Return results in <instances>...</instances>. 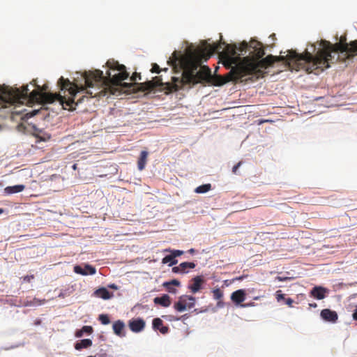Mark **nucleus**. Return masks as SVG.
<instances>
[{"label":"nucleus","mask_w":357,"mask_h":357,"mask_svg":"<svg viewBox=\"0 0 357 357\" xmlns=\"http://www.w3.org/2000/svg\"><path fill=\"white\" fill-rule=\"evenodd\" d=\"M239 46L230 45L225 42L208 44L204 42L203 46L195 49L190 46L185 53L174 51L167 61L176 73L182 71L181 79H174L176 84L172 86L173 90L181 89L185 85L194 86L198 83L213 84L215 77H212L211 69L206 66H201L202 62L206 61L214 53L219 54L223 65L231 69L238 64L242 59L235 56L239 52ZM218 75H217L218 77Z\"/></svg>","instance_id":"1"},{"label":"nucleus","mask_w":357,"mask_h":357,"mask_svg":"<svg viewBox=\"0 0 357 357\" xmlns=\"http://www.w3.org/2000/svg\"><path fill=\"white\" fill-rule=\"evenodd\" d=\"M84 84H79L61 77L58 85L63 95L46 93L48 86L44 84L41 87L37 84L36 79H33L31 84L37 89L30 93L28 85L23 86L22 89L0 87V108L7 107L8 105L25 102L52 103L57 100L64 109L74 110L85 98H90L87 91H91V87L86 86L84 80Z\"/></svg>","instance_id":"2"},{"label":"nucleus","mask_w":357,"mask_h":357,"mask_svg":"<svg viewBox=\"0 0 357 357\" xmlns=\"http://www.w3.org/2000/svg\"><path fill=\"white\" fill-rule=\"evenodd\" d=\"M109 70L106 72V75H103V73L100 70L94 71L85 72L83 75L86 86L91 87L93 91H87L90 98L97 96L104 95L105 90L109 89L112 93L114 94V88L116 86H123L132 88L136 91H151L158 86H160L165 93L168 94L179 89L173 90L172 86L176 84L174 79H181V77H172L171 81L163 82L161 76L155 77L153 80L147 81L142 83H136L137 79H142L141 75L134 73L130 77V80L134 83H122V81L126 79L129 73L126 71V68L123 64H119L114 59H109L106 63Z\"/></svg>","instance_id":"3"},{"label":"nucleus","mask_w":357,"mask_h":357,"mask_svg":"<svg viewBox=\"0 0 357 357\" xmlns=\"http://www.w3.org/2000/svg\"><path fill=\"white\" fill-rule=\"evenodd\" d=\"M238 50L240 54L242 55L250 51V56L243 57L238 64L233 67L225 76L216 77L213 82L214 86H222L231 81H237L247 75H253L256 79H259L264 76L265 69L279 59H286L289 65H292L297 70L302 69L310 73L306 68L300 65L294 58L289 56L291 52L298 54L296 50H288L285 56H282L280 58L268 55L264 59H261L265 54V51L262 44L255 40H250L249 43L246 41L241 43Z\"/></svg>","instance_id":"4"},{"label":"nucleus","mask_w":357,"mask_h":357,"mask_svg":"<svg viewBox=\"0 0 357 357\" xmlns=\"http://www.w3.org/2000/svg\"><path fill=\"white\" fill-rule=\"evenodd\" d=\"M319 46L320 48L314 55L306 50L303 54L291 52L289 56L294 58L309 73L317 75L328 68L331 63H335L337 61L344 62L357 55V40L349 43L341 40L335 45L321 40Z\"/></svg>","instance_id":"5"},{"label":"nucleus","mask_w":357,"mask_h":357,"mask_svg":"<svg viewBox=\"0 0 357 357\" xmlns=\"http://www.w3.org/2000/svg\"><path fill=\"white\" fill-rule=\"evenodd\" d=\"M195 304V297L188 295H182L178 298V301L174 304V308L177 312H183L188 308H192Z\"/></svg>","instance_id":"6"},{"label":"nucleus","mask_w":357,"mask_h":357,"mask_svg":"<svg viewBox=\"0 0 357 357\" xmlns=\"http://www.w3.org/2000/svg\"><path fill=\"white\" fill-rule=\"evenodd\" d=\"M204 282L205 281L202 275L196 276L190 280L188 288L192 294H195L202 289Z\"/></svg>","instance_id":"7"},{"label":"nucleus","mask_w":357,"mask_h":357,"mask_svg":"<svg viewBox=\"0 0 357 357\" xmlns=\"http://www.w3.org/2000/svg\"><path fill=\"white\" fill-rule=\"evenodd\" d=\"M146 323L142 318L130 319L128 322V327L134 333H139L145 328Z\"/></svg>","instance_id":"8"},{"label":"nucleus","mask_w":357,"mask_h":357,"mask_svg":"<svg viewBox=\"0 0 357 357\" xmlns=\"http://www.w3.org/2000/svg\"><path fill=\"white\" fill-rule=\"evenodd\" d=\"M320 315L324 320L333 323H335L338 319L337 312L330 309L322 310Z\"/></svg>","instance_id":"9"},{"label":"nucleus","mask_w":357,"mask_h":357,"mask_svg":"<svg viewBox=\"0 0 357 357\" xmlns=\"http://www.w3.org/2000/svg\"><path fill=\"white\" fill-rule=\"evenodd\" d=\"M74 271L77 273L82 275H94L96 273V269L95 267L86 264L85 265L84 268H82L80 266H75L74 267Z\"/></svg>","instance_id":"10"},{"label":"nucleus","mask_w":357,"mask_h":357,"mask_svg":"<svg viewBox=\"0 0 357 357\" xmlns=\"http://www.w3.org/2000/svg\"><path fill=\"white\" fill-rule=\"evenodd\" d=\"M194 262H182L178 266L172 268V272L174 273H188L187 269H192L195 267Z\"/></svg>","instance_id":"11"},{"label":"nucleus","mask_w":357,"mask_h":357,"mask_svg":"<svg viewBox=\"0 0 357 357\" xmlns=\"http://www.w3.org/2000/svg\"><path fill=\"white\" fill-rule=\"evenodd\" d=\"M246 293L244 289H238L234 291L231 295V300L236 305L240 304L245 300Z\"/></svg>","instance_id":"12"},{"label":"nucleus","mask_w":357,"mask_h":357,"mask_svg":"<svg viewBox=\"0 0 357 357\" xmlns=\"http://www.w3.org/2000/svg\"><path fill=\"white\" fill-rule=\"evenodd\" d=\"M153 328L159 331L162 334L165 335L169 332V327L163 325V321L160 318H155L153 320Z\"/></svg>","instance_id":"13"},{"label":"nucleus","mask_w":357,"mask_h":357,"mask_svg":"<svg viewBox=\"0 0 357 357\" xmlns=\"http://www.w3.org/2000/svg\"><path fill=\"white\" fill-rule=\"evenodd\" d=\"M327 289L322 287H314L310 291V294L314 298L321 300L325 298Z\"/></svg>","instance_id":"14"},{"label":"nucleus","mask_w":357,"mask_h":357,"mask_svg":"<svg viewBox=\"0 0 357 357\" xmlns=\"http://www.w3.org/2000/svg\"><path fill=\"white\" fill-rule=\"evenodd\" d=\"M153 303L155 305H160L164 307H167L171 305V299L169 295L163 294L160 297H155L153 299Z\"/></svg>","instance_id":"15"},{"label":"nucleus","mask_w":357,"mask_h":357,"mask_svg":"<svg viewBox=\"0 0 357 357\" xmlns=\"http://www.w3.org/2000/svg\"><path fill=\"white\" fill-rule=\"evenodd\" d=\"M162 285L168 292L176 294L177 290L174 287H179L181 282L178 280L174 279L171 281L164 282Z\"/></svg>","instance_id":"16"},{"label":"nucleus","mask_w":357,"mask_h":357,"mask_svg":"<svg viewBox=\"0 0 357 357\" xmlns=\"http://www.w3.org/2000/svg\"><path fill=\"white\" fill-rule=\"evenodd\" d=\"M113 331L114 333L119 336V337H124L125 333H123V330L125 328V324L121 320H117L114 322L113 326Z\"/></svg>","instance_id":"17"},{"label":"nucleus","mask_w":357,"mask_h":357,"mask_svg":"<svg viewBox=\"0 0 357 357\" xmlns=\"http://www.w3.org/2000/svg\"><path fill=\"white\" fill-rule=\"evenodd\" d=\"M94 295L97 297L105 300L109 299L112 297V293L109 292L106 288L101 287L94 291Z\"/></svg>","instance_id":"18"},{"label":"nucleus","mask_w":357,"mask_h":357,"mask_svg":"<svg viewBox=\"0 0 357 357\" xmlns=\"http://www.w3.org/2000/svg\"><path fill=\"white\" fill-rule=\"evenodd\" d=\"M148 157V152L142 151L140 153L139 158L137 162V167L139 170L142 171L144 169Z\"/></svg>","instance_id":"19"},{"label":"nucleus","mask_w":357,"mask_h":357,"mask_svg":"<svg viewBox=\"0 0 357 357\" xmlns=\"http://www.w3.org/2000/svg\"><path fill=\"white\" fill-rule=\"evenodd\" d=\"M25 188L24 185H16L13 186H8L5 188V192L8 194H14L23 191Z\"/></svg>","instance_id":"20"},{"label":"nucleus","mask_w":357,"mask_h":357,"mask_svg":"<svg viewBox=\"0 0 357 357\" xmlns=\"http://www.w3.org/2000/svg\"><path fill=\"white\" fill-rule=\"evenodd\" d=\"M92 345V341L90 339H84L80 342H77L75 345V348L77 350H81L82 349H86Z\"/></svg>","instance_id":"21"},{"label":"nucleus","mask_w":357,"mask_h":357,"mask_svg":"<svg viewBox=\"0 0 357 357\" xmlns=\"http://www.w3.org/2000/svg\"><path fill=\"white\" fill-rule=\"evenodd\" d=\"M162 264H167V263H169V266H173V265H175L178 263V260L175 259L174 257H173V255L171 254V255H167L165 256L162 260Z\"/></svg>","instance_id":"22"},{"label":"nucleus","mask_w":357,"mask_h":357,"mask_svg":"<svg viewBox=\"0 0 357 357\" xmlns=\"http://www.w3.org/2000/svg\"><path fill=\"white\" fill-rule=\"evenodd\" d=\"M211 189V185L210 183L208 184H204L202 185H199L195 189V192L197 193H205L208 191H209Z\"/></svg>","instance_id":"23"},{"label":"nucleus","mask_w":357,"mask_h":357,"mask_svg":"<svg viewBox=\"0 0 357 357\" xmlns=\"http://www.w3.org/2000/svg\"><path fill=\"white\" fill-rule=\"evenodd\" d=\"M212 292H213V298L215 300L219 301V300H221L222 298L223 297V291L222 290H220L219 288L213 289Z\"/></svg>","instance_id":"24"},{"label":"nucleus","mask_w":357,"mask_h":357,"mask_svg":"<svg viewBox=\"0 0 357 357\" xmlns=\"http://www.w3.org/2000/svg\"><path fill=\"white\" fill-rule=\"evenodd\" d=\"M98 320L101 322L103 325H107L110 323L109 318L107 314H100L98 317Z\"/></svg>","instance_id":"25"},{"label":"nucleus","mask_w":357,"mask_h":357,"mask_svg":"<svg viewBox=\"0 0 357 357\" xmlns=\"http://www.w3.org/2000/svg\"><path fill=\"white\" fill-rule=\"evenodd\" d=\"M167 70L168 69L167 68L162 69V70L165 71V72L167 71ZM151 71L154 73H160V71H162V69L160 68V66L157 63H153L152 68H151Z\"/></svg>","instance_id":"26"},{"label":"nucleus","mask_w":357,"mask_h":357,"mask_svg":"<svg viewBox=\"0 0 357 357\" xmlns=\"http://www.w3.org/2000/svg\"><path fill=\"white\" fill-rule=\"evenodd\" d=\"M166 252H171L173 257L175 258L176 257H179L183 254V251L178 250H165Z\"/></svg>","instance_id":"27"},{"label":"nucleus","mask_w":357,"mask_h":357,"mask_svg":"<svg viewBox=\"0 0 357 357\" xmlns=\"http://www.w3.org/2000/svg\"><path fill=\"white\" fill-rule=\"evenodd\" d=\"M82 331L84 333L91 334L93 332V328L90 326H84L82 328Z\"/></svg>","instance_id":"28"},{"label":"nucleus","mask_w":357,"mask_h":357,"mask_svg":"<svg viewBox=\"0 0 357 357\" xmlns=\"http://www.w3.org/2000/svg\"><path fill=\"white\" fill-rule=\"evenodd\" d=\"M275 296H276V299H277V301L278 302L280 301H281V300H284V299H285L284 295L281 294V291L280 290L276 291Z\"/></svg>","instance_id":"29"},{"label":"nucleus","mask_w":357,"mask_h":357,"mask_svg":"<svg viewBox=\"0 0 357 357\" xmlns=\"http://www.w3.org/2000/svg\"><path fill=\"white\" fill-rule=\"evenodd\" d=\"M242 165V162H238L236 165H234L232 168V172L235 174H237L238 169L241 167Z\"/></svg>","instance_id":"30"},{"label":"nucleus","mask_w":357,"mask_h":357,"mask_svg":"<svg viewBox=\"0 0 357 357\" xmlns=\"http://www.w3.org/2000/svg\"><path fill=\"white\" fill-rule=\"evenodd\" d=\"M289 279H290V278H288V277L277 276L275 278V280H278L279 282H284V281H287V280H288Z\"/></svg>","instance_id":"31"},{"label":"nucleus","mask_w":357,"mask_h":357,"mask_svg":"<svg viewBox=\"0 0 357 357\" xmlns=\"http://www.w3.org/2000/svg\"><path fill=\"white\" fill-rule=\"evenodd\" d=\"M284 302L285 303L289 306V307H292V304L294 303V300L291 298H285L284 299Z\"/></svg>","instance_id":"32"},{"label":"nucleus","mask_w":357,"mask_h":357,"mask_svg":"<svg viewBox=\"0 0 357 357\" xmlns=\"http://www.w3.org/2000/svg\"><path fill=\"white\" fill-rule=\"evenodd\" d=\"M34 278V276L33 275H26L23 278L24 281L25 282H31V280Z\"/></svg>","instance_id":"33"},{"label":"nucleus","mask_w":357,"mask_h":357,"mask_svg":"<svg viewBox=\"0 0 357 357\" xmlns=\"http://www.w3.org/2000/svg\"><path fill=\"white\" fill-rule=\"evenodd\" d=\"M83 334L84 333H83V332H82V331L81 329V330H79V331H76L75 335L77 337H82L83 335Z\"/></svg>","instance_id":"34"},{"label":"nucleus","mask_w":357,"mask_h":357,"mask_svg":"<svg viewBox=\"0 0 357 357\" xmlns=\"http://www.w3.org/2000/svg\"><path fill=\"white\" fill-rule=\"evenodd\" d=\"M187 318H188V314H184V315L181 316L179 318L174 319V320H181V319H187Z\"/></svg>","instance_id":"35"},{"label":"nucleus","mask_w":357,"mask_h":357,"mask_svg":"<svg viewBox=\"0 0 357 357\" xmlns=\"http://www.w3.org/2000/svg\"><path fill=\"white\" fill-rule=\"evenodd\" d=\"M309 305H310V307H314V308H315V307H317V303H310V304H309Z\"/></svg>","instance_id":"36"},{"label":"nucleus","mask_w":357,"mask_h":357,"mask_svg":"<svg viewBox=\"0 0 357 357\" xmlns=\"http://www.w3.org/2000/svg\"><path fill=\"white\" fill-rule=\"evenodd\" d=\"M109 287H110V288H112V289H117V287H116V284H114L109 285Z\"/></svg>","instance_id":"37"},{"label":"nucleus","mask_w":357,"mask_h":357,"mask_svg":"<svg viewBox=\"0 0 357 357\" xmlns=\"http://www.w3.org/2000/svg\"><path fill=\"white\" fill-rule=\"evenodd\" d=\"M189 252L190 253H194L195 252V250L193 248H191L190 250H189Z\"/></svg>","instance_id":"38"},{"label":"nucleus","mask_w":357,"mask_h":357,"mask_svg":"<svg viewBox=\"0 0 357 357\" xmlns=\"http://www.w3.org/2000/svg\"><path fill=\"white\" fill-rule=\"evenodd\" d=\"M73 169H77V164H74V165H73Z\"/></svg>","instance_id":"39"},{"label":"nucleus","mask_w":357,"mask_h":357,"mask_svg":"<svg viewBox=\"0 0 357 357\" xmlns=\"http://www.w3.org/2000/svg\"><path fill=\"white\" fill-rule=\"evenodd\" d=\"M312 47H313V52H314V51H315V50H316V47H315V45H312Z\"/></svg>","instance_id":"40"},{"label":"nucleus","mask_w":357,"mask_h":357,"mask_svg":"<svg viewBox=\"0 0 357 357\" xmlns=\"http://www.w3.org/2000/svg\"><path fill=\"white\" fill-rule=\"evenodd\" d=\"M2 211H3V210H2V209H0V213H2Z\"/></svg>","instance_id":"41"}]
</instances>
